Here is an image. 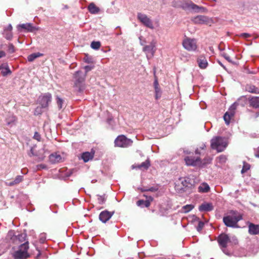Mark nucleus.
<instances>
[{
	"label": "nucleus",
	"instance_id": "f257e3e1",
	"mask_svg": "<svg viewBox=\"0 0 259 259\" xmlns=\"http://www.w3.org/2000/svg\"><path fill=\"white\" fill-rule=\"evenodd\" d=\"M85 74H83L80 70L76 71L73 74V78L74 79L73 88L77 93H81L85 89Z\"/></svg>",
	"mask_w": 259,
	"mask_h": 259
},
{
	"label": "nucleus",
	"instance_id": "f03ea898",
	"mask_svg": "<svg viewBox=\"0 0 259 259\" xmlns=\"http://www.w3.org/2000/svg\"><path fill=\"white\" fill-rule=\"evenodd\" d=\"M232 213L233 216L224 217L223 222L227 227L233 228H239L238 222L243 219L242 215L237 211H232Z\"/></svg>",
	"mask_w": 259,
	"mask_h": 259
},
{
	"label": "nucleus",
	"instance_id": "7ed1b4c3",
	"mask_svg": "<svg viewBox=\"0 0 259 259\" xmlns=\"http://www.w3.org/2000/svg\"><path fill=\"white\" fill-rule=\"evenodd\" d=\"M211 148L218 152L223 151L227 147L228 143L225 138L218 136L212 138L210 141Z\"/></svg>",
	"mask_w": 259,
	"mask_h": 259
},
{
	"label": "nucleus",
	"instance_id": "20e7f679",
	"mask_svg": "<svg viewBox=\"0 0 259 259\" xmlns=\"http://www.w3.org/2000/svg\"><path fill=\"white\" fill-rule=\"evenodd\" d=\"M195 183L194 179L190 178V177H187L181 181L182 187L176 185L175 189L179 193H181L187 191L189 192V190L194 186Z\"/></svg>",
	"mask_w": 259,
	"mask_h": 259
},
{
	"label": "nucleus",
	"instance_id": "39448f33",
	"mask_svg": "<svg viewBox=\"0 0 259 259\" xmlns=\"http://www.w3.org/2000/svg\"><path fill=\"white\" fill-rule=\"evenodd\" d=\"M28 241H27L20 245L19 249L13 253V257L14 259L27 258L29 256V255L28 253Z\"/></svg>",
	"mask_w": 259,
	"mask_h": 259
},
{
	"label": "nucleus",
	"instance_id": "423d86ee",
	"mask_svg": "<svg viewBox=\"0 0 259 259\" xmlns=\"http://www.w3.org/2000/svg\"><path fill=\"white\" fill-rule=\"evenodd\" d=\"M133 141L127 138L124 135H121L118 136L114 141V144L115 146L127 148L132 145Z\"/></svg>",
	"mask_w": 259,
	"mask_h": 259
},
{
	"label": "nucleus",
	"instance_id": "0eeeda50",
	"mask_svg": "<svg viewBox=\"0 0 259 259\" xmlns=\"http://www.w3.org/2000/svg\"><path fill=\"white\" fill-rule=\"evenodd\" d=\"M18 31L23 32H35L39 30L40 28L37 26H34L32 23H27L24 24H20L17 26Z\"/></svg>",
	"mask_w": 259,
	"mask_h": 259
},
{
	"label": "nucleus",
	"instance_id": "6e6552de",
	"mask_svg": "<svg viewBox=\"0 0 259 259\" xmlns=\"http://www.w3.org/2000/svg\"><path fill=\"white\" fill-rule=\"evenodd\" d=\"M156 42L152 40L148 45L145 46L143 48V51L146 54L147 58L149 60L154 55L156 49Z\"/></svg>",
	"mask_w": 259,
	"mask_h": 259
},
{
	"label": "nucleus",
	"instance_id": "1a4fd4ad",
	"mask_svg": "<svg viewBox=\"0 0 259 259\" xmlns=\"http://www.w3.org/2000/svg\"><path fill=\"white\" fill-rule=\"evenodd\" d=\"M183 47L188 51H195L197 48L195 39L186 38L183 41Z\"/></svg>",
	"mask_w": 259,
	"mask_h": 259
},
{
	"label": "nucleus",
	"instance_id": "9d476101",
	"mask_svg": "<svg viewBox=\"0 0 259 259\" xmlns=\"http://www.w3.org/2000/svg\"><path fill=\"white\" fill-rule=\"evenodd\" d=\"M192 21L197 24H206L210 25L213 22L211 18L203 15L197 16L192 19Z\"/></svg>",
	"mask_w": 259,
	"mask_h": 259
},
{
	"label": "nucleus",
	"instance_id": "9b49d317",
	"mask_svg": "<svg viewBox=\"0 0 259 259\" xmlns=\"http://www.w3.org/2000/svg\"><path fill=\"white\" fill-rule=\"evenodd\" d=\"M52 101V95L49 93H47L40 96L38 98V102L39 105L44 108H47L49 103Z\"/></svg>",
	"mask_w": 259,
	"mask_h": 259
},
{
	"label": "nucleus",
	"instance_id": "f8f14e48",
	"mask_svg": "<svg viewBox=\"0 0 259 259\" xmlns=\"http://www.w3.org/2000/svg\"><path fill=\"white\" fill-rule=\"evenodd\" d=\"M9 235L12 236L11 241L15 244H19L24 242L27 237L26 233H20L18 235H14L13 232H9Z\"/></svg>",
	"mask_w": 259,
	"mask_h": 259
},
{
	"label": "nucleus",
	"instance_id": "ddd939ff",
	"mask_svg": "<svg viewBox=\"0 0 259 259\" xmlns=\"http://www.w3.org/2000/svg\"><path fill=\"white\" fill-rule=\"evenodd\" d=\"M138 19L145 26L153 29V25L152 21L144 14L139 13L137 15Z\"/></svg>",
	"mask_w": 259,
	"mask_h": 259
},
{
	"label": "nucleus",
	"instance_id": "4468645a",
	"mask_svg": "<svg viewBox=\"0 0 259 259\" xmlns=\"http://www.w3.org/2000/svg\"><path fill=\"white\" fill-rule=\"evenodd\" d=\"M184 161L186 163V164L188 166H199L200 157H195L194 156H186L184 158Z\"/></svg>",
	"mask_w": 259,
	"mask_h": 259
},
{
	"label": "nucleus",
	"instance_id": "2eb2a0df",
	"mask_svg": "<svg viewBox=\"0 0 259 259\" xmlns=\"http://www.w3.org/2000/svg\"><path fill=\"white\" fill-rule=\"evenodd\" d=\"M177 6L182 8L184 10H192L193 3L191 1L179 0Z\"/></svg>",
	"mask_w": 259,
	"mask_h": 259
},
{
	"label": "nucleus",
	"instance_id": "dca6fc26",
	"mask_svg": "<svg viewBox=\"0 0 259 259\" xmlns=\"http://www.w3.org/2000/svg\"><path fill=\"white\" fill-rule=\"evenodd\" d=\"M114 211H109L107 210L102 211L99 214V220L103 223L107 222L113 215Z\"/></svg>",
	"mask_w": 259,
	"mask_h": 259
},
{
	"label": "nucleus",
	"instance_id": "f3484780",
	"mask_svg": "<svg viewBox=\"0 0 259 259\" xmlns=\"http://www.w3.org/2000/svg\"><path fill=\"white\" fill-rule=\"evenodd\" d=\"M229 241L230 238L227 234H221L218 237V243L220 246L222 248H226L227 243Z\"/></svg>",
	"mask_w": 259,
	"mask_h": 259
},
{
	"label": "nucleus",
	"instance_id": "a211bd4d",
	"mask_svg": "<svg viewBox=\"0 0 259 259\" xmlns=\"http://www.w3.org/2000/svg\"><path fill=\"white\" fill-rule=\"evenodd\" d=\"M214 208L212 204L210 202H203L198 208L200 212H208L212 211Z\"/></svg>",
	"mask_w": 259,
	"mask_h": 259
},
{
	"label": "nucleus",
	"instance_id": "6ab92c4d",
	"mask_svg": "<svg viewBox=\"0 0 259 259\" xmlns=\"http://www.w3.org/2000/svg\"><path fill=\"white\" fill-rule=\"evenodd\" d=\"M95 155V151L92 149L91 152H84L81 153L80 158L84 162H88L90 160L92 159Z\"/></svg>",
	"mask_w": 259,
	"mask_h": 259
},
{
	"label": "nucleus",
	"instance_id": "aec40b11",
	"mask_svg": "<svg viewBox=\"0 0 259 259\" xmlns=\"http://www.w3.org/2000/svg\"><path fill=\"white\" fill-rule=\"evenodd\" d=\"M6 124L8 126L12 127V126L16 124L17 121V117L12 113H9L6 118Z\"/></svg>",
	"mask_w": 259,
	"mask_h": 259
},
{
	"label": "nucleus",
	"instance_id": "412c9836",
	"mask_svg": "<svg viewBox=\"0 0 259 259\" xmlns=\"http://www.w3.org/2000/svg\"><path fill=\"white\" fill-rule=\"evenodd\" d=\"M249 106L254 108H259V97L250 96L248 99Z\"/></svg>",
	"mask_w": 259,
	"mask_h": 259
},
{
	"label": "nucleus",
	"instance_id": "4be33fe9",
	"mask_svg": "<svg viewBox=\"0 0 259 259\" xmlns=\"http://www.w3.org/2000/svg\"><path fill=\"white\" fill-rule=\"evenodd\" d=\"M248 233L250 235L259 234V225L249 223L248 225Z\"/></svg>",
	"mask_w": 259,
	"mask_h": 259
},
{
	"label": "nucleus",
	"instance_id": "5701e85b",
	"mask_svg": "<svg viewBox=\"0 0 259 259\" xmlns=\"http://www.w3.org/2000/svg\"><path fill=\"white\" fill-rule=\"evenodd\" d=\"M150 166V161L149 159H147L146 161L144 162H143L140 164H138L137 165H133L132 166L133 168H139V169H142L143 168L144 170H147Z\"/></svg>",
	"mask_w": 259,
	"mask_h": 259
},
{
	"label": "nucleus",
	"instance_id": "b1692460",
	"mask_svg": "<svg viewBox=\"0 0 259 259\" xmlns=\"http://www.w3.org/2000/svg\"><path fill=\"white\" fill-rule=\"evenodd\" d=\"M246 91L252 94H259V88L251 84H247L245 85Z\"/></svg>",
	"mask_w": 259,
	"mask_h": 259
},
{
	"label": "nucleus",
	"instance_id": "393cba45",
	"mask_svg": "<svg viewBox=\"0 0 259 259\" xmlns=\"http://www.w3.org/2000/svg\"><path fill=\"white\" fill-rule=\"evenodd\" d=\"M197 63L199 67L201 69L206 68L208 65L207 60L203 56H200L197 59Z\"/></svg>",
	"mask_w": 259,
	"mask_h": 259
},
{
	"label": "nucleus",
	"instance_id": "a878e982",
	"mask_svg": "<svg viewBox=\"0 0 259 259\" xmlns=\"http://www.w3.org/2000/svg\"><path fill=\"white\" fill-rule=\"evenodd\" d=\"M89 12L92 14H97L100 11V8L97 7L94 3H91L88 7Z\"/></svg>",
	"mask_w": 259,
	"mask_h": 259
},
{
	"label": "nucleus",
	"instance_id": "bb28decb",
	"mask_svg": "<svg viewBox=\"0 0 259 259\" xmlns=\"http://www.w3.org/2000/svg\"><path fill=\"white\" fill-rule=\"evenodd\" d=\"M198 190L200 193H207L210 191V187L207 183H203L198 187Z\"/></svg>",
	"mask_w": 259,
	"mask_h": 259
},
{
	"label": "nucleus",
	"instance_id": "cd10ccee",
	"mask_svg": "<svg viewBox=\"0 0 259 259\" xmlns=\"http://www.w3.org/2000/svg\"><path fill=\"white\" fill-rule=\"evenodd\" d=\"M192 11L195 13L205 12L207 11V9L205 7L199 6L193 3L192 5Z\"/></svg>",
	"mask_w": 259,
	"mask_h": 259
},
{
	"label": "nucleus",
	"instance_id": "c85d7f7f",
	"mask_svg": "<svg viewBox=\"0 0 259 259\" xmlns=\"http://www.w3.org/2000/svg\"><path fill=\"white\" fill-rule=\"evenodd\" d=\"M56 103L59 110L65 107V101L58 96L56 97Z\"/></svg>",
	"mask_w": 259,
	"mask_h": 259
},
{
	"label": "nucleus",
	"instance_id": "c756f323",
	"mask_svg": "<svg viewBox=\"0 0 259 259\" xmlns=\"http://www.w3.org/2000/svg\"><path fill=\"white\" fill-rule=\"evenodd\" d=\"M42 55H43V54L41 53H32V54L29 55L27 57V60H28V61L31 62L33 61L37 58L41 57Z\"/></svg>",
	"mask_w": 259,
	"mask_h": 259
},
{
	"label": "nucleus",
	"instance_id": "7c9ffc66",
	"mask_svg": "<svg viewBox=\"0 0 259 259\" xmlns=\"http://www.w3.org/2000/svg\"><path fill=\"white\" fill-rule=\"evenodd\" d=\"M137 205L141 207H148L150 205L149 200H139L137 202Z\"/></svg>",
	"mask_w": 259,
	"mask_h": 259
},
{
	"label": "nucleus",
	"instance_id": "2f4dec72",
	"mask_svg": "<svg viewBox=\"0 0 259 259\" xmlns=\"http://www.w3.org/2000/svg\"><path fill=\"white\" fill-rule=\"evenodd\" d=\"M211 159L209 158H204L201 160L200 158V162H199V166L201 167H204L206 165L210 163Z\"/></svg>",
	"mask_w": 259,
	"mask_h": 259
},
{
	"label": "nucleus",
	"instance_id": "473e14b6",
	"mask_svg": "<svg viewBox=\"0 0 259 259\" xmlns=\"http://www.w3.org/2000/svg\"><path fill=\"white\" fill-rule=\"evenodd\" d=\"M3 34L7 40H11L13 38V33L12 31L4 30Z\"/></svg>",
	"mask_w": 259,
	"mask_h": 259
},
{
	"label": "nucleus",
	"instance_id": "72a5a7b5",
	"mask_svg": "<svg viewBox=\"0 0 259 259\" xmlns=\"http://www.w3.org/2000/svg\"><path fill=\"white\" fill-rule=\"evenodd\" d=\"M233 116H234V115H231V113L229 112H226L225 113L223 118L226 124L228 125L230 123L231 118Z\"/></svg>",
	"mask_w": 259,
	"mask_h": 259
},
{
	"label": "nucleus",
	"instance_id": "f704fd0d",
	"mask_svg": "<svg viewBox=\"0 0 259 259\" xmlns=\"http://www.w3.org/2000/svg\"><path fill=\"white\" fill-rule=\"evenodd\" d=\"M194 207V206L192 204H187L182 207V211L184 213H188Z\"/></svg>",
	"mask_w": 259,
	"mask_h": 259
},
{
	"label": "nucleus",
	"instance_id": "c9c22d12",
	"mask_svg": "<svg viewBox=\"0 0 259 259\" xmlns=\"http://www.w3.org/2000/svg\"><path fill=\"white\" fill-rule=\"evenodd\" d=\"M97 196L98 197L99 204L102 205L105 203L107 199L106 194H103V195H97Z\"/></svg>",
	"mask_w": 259,
	"mask_h": 259
},
{
	"label": "nucleus",
	"instance_id": "e433bc0d",
	"mask_svg": "<svg viewBox=\"0 0 259 259\" xmlns=\"http://www.w3.org/2000/svg\"><path fill=\"white\" fill-rule=\"evenodd\" d=\"M238 102H234L232 105L230 107L229 109V112L231 113V115H234L235 111L237 108V106L238 105Z\"/></svg>",
	"mask_w": 259,
	"mask_h": 259
},
{
	"label": "nucleus",
	"instance_id": "4c0bfd02",
	"mask_svg": "<svg viewBox=\"0 0 259 259\" xmlns=\"http://www.w3.org/2000/svg\"><path fill=\"white\" fill-rule=\"evenodd\" d=\"M91 47L93 49L97 50L101 47V42L99 41H93L91 42Z\"/></svg>",
	"mask_w": 259,
	"mask_h": 259
},
{
	"label": "nucleus",
	"instance_id": "58836bf2",
	"mask_svg": "<svg viewBox=\"0 0 259 259\" xmlns=\"http://www.w3.org/2000/svg\"><path fill=\"white\" fill-rule=\"evenodd\" d=\"M243 167L241 171L242 174L246 172L250 168V165L249 163H247L246 162L243 161Z\"/></svg>",
	"mask_w": 259,
	"mask_h": 259
},
{
	"label": "nucleus",
	"instance_id": "ea45409f",
	"mask_svg": "<svg viewBox=\"0 0 259 259\" xmlns=\"http://www.w3.org/2000/svg\"><path fill=\"white\" fill-rule=\"evenodd\" d=\"M12 73L9 67H5L4 69L2 70L1 73L3 76H6L8 74H11Z\"/></svg>",
	"mask_w": 259,
	"mask_h": 259
},
{
	"label": "nucleus",
	"instance_id": "a19ab883",
	"mask_svg": "<svg viewBox=\"0 0 259 259\" xmlns=\"http://www.w3.org/2000/svg\"><path fill=\"white\" fill-rule=\"evenodd\" d=\"M155 93V98L156 100L159 99L161 96V91L159 87L154 89Z\"/></svg>",
	"mask_w": 259,
	"mask_h": 259
},
{
	"label": "nucleus",
	"instance_id": "79ce46f5",
	"mask_svg": "<svg viewBox=\"0 0 259 259\" xmlns=\"http://www.w3.org/2000/svg\"><path fill=\"white\" fill-rule=\"evenodd\" d=\"M42 108H43L41 106L37 107L34 110V114L35 115H39L41 114V113H42Z\"/></svg>",
	"mask_w": 259,
	"mask_h": 259
},
{
	"label": "nucleus",
	"instance_id": "37998d69",
	"mask_svg": "<svg viewBox=\"0 0 259 259\" xmlns=\"http://www.w3.org/2000/svg\"><path fill=\"white\" fill-rule=\"evenodd\" d=\"M179 155H183L184 154H190L191 153V152L189 151L188 149H180L179 150Z\"/></svg>",
	"mask_w": 259,
	"mask_h": 259
},
{
	"label": "nucleus",
	"instance_id": "c03bdc74",
	"mask_svg": "<svg viewBox=\"0 0 259 259\" xmlns=\"http://www.w3.org/2000/svg\"><path fill=\"white\" fill-rule=\"evenodd\" d=\"M219 162L221 163H224L226 162L227 157L224 155H221L218 157Z\"/></svg>",
	"mask_w": 259,
	"mask_h": 259
},
{
	"label": "nucleus",
	"instance_id": "a18cd8bd",
	"mask_svg": "<svg viewBox=\"0 0 259 259\" xmlns=\"http://www.w3.org/2000/svg\"><path fill=\"white\" fill-rule=\"evenodd\" d=\"M95 66L94 65H87L84 67V69L85 70V73L84 74H85V76L87 75V74L88 72L90 71L92 69L94 68Z\"/></svg>",
	"mask_w": 259,
	"mask_h": 259
},
{
	"label": "nucleus",
	"instance_id": "49530a36",
	"mask_svg": "<svg viewBox=\"0 0 259 259\" xmlns=\"http://www.w3.org/2000/svg\"><path fill=\"white\" fill-rule=\"evenodd\" d=\"M23 179V177L22 176H17L14 180V183H16V184H19L21 181H22Z\"/></svg>",
	"mask_w": 259,
	"mask_h": 259
},
{
	"label": "nucleus",
	"instance_id": "de8ad7c7",
	"mask_svg": "<svg viewBox=\"0 0 259 259\" xmlns=\"http://www.w3.org/2000/svg\"><path fill=\"white\" fill-rule=\"evenodd\" d=\"M51 158H55V160L56 162H59L61 159V157L60 155L52 154L51 155Z\"/></svg>",
	"mask_w": 259,
	"mask_h": 259
},
{
	"label": "nucleus",
	"instance_id": "09e8293b",
	"mask_svg": "<svg viewBox=\"0 0 259 259\" xmlns=\"http://www.w3.org/2000/svg\"><path fill=\"white\" fill-rule=\"evenodd\" d=\"M204 223L202 221H199V223H198V226L197 227V230L198 231H200L203 227H204Z\"/></svg>",
	"mask_w": 259,
	"mask_h": 259
},
{
	"label": "nucleus",
	"instance_id": "8fccbe9b",
	"mask_svg": "<svg viewBox=\"0 0 259 259\" xmlns=\"http://www.w3.org/2000/svg\"><path fill=\"white\" fill-rule=\"evenodd\" d=\"M8 51L10 53H13L15 52L14 46L12 44H10L8 46Z\"/></svg>",
	"mask_w": 259,
	"mask_h": 259
},
{
	"label": "nucleus",
	"instance_id": "3c124183",
	"mask_svg": "<svg viewBox=\"0 0 259 259\" xmlns=\"http://www.w3.org/2000/svg\"><path fill=\"white\" fill-rule=\"evenodd\" d=\"M46 234L44 233L41 234L40 235V238H39V242L40 243H44L46 240Z\"/></svg>",
	"mask_w": 259,
	"mask_h": 259
},
{
	"label": "nucleus",
	"instance_id": "603ef678",
	"mask_svg": "<svg viewBox=\"0 0 259 259\" xmlns=\"http://www.w3.org/2000/svg\"><path fill=\"white\" fill-rule=\"evenodd\" d=\"M221 55L225 58L229 62L232 63V61L230 59V57L225 53H223Z\"/></svg>",
	"mask_w": 259,
	"mask_h": 259
},
{
	"label": "nucleus",
	"instance_id": "864d4df0",
	"mask_svg": "<svg viewBox=\"0 0 259 259\" xmlns=\"http://www.w3.org/2000/svg\"><path fill=\"white\" fill-rule=\"evenodd\" d=\"M83 60L87 63H91L93 62L92 58L87 55L83 58Z\"/></svg>",
	"mask_w": 259,
	"mask_h": 259
},
{
	"label": "nucleus",
	"instance_id": "5fc2aeb1",
	"mask_svg": "<svg viewBox=\"0 0 259 259\" xmlns=\"http://www.w3.org/2000/svg\"><path fill=\"white\" fill-rule=\"evenodd\" d=\"M158 190V187L157 186H153L151 187L148 188V191H150L152 192H156Z\"/></svg>",
	"mask_w": 259,
	"mask_h": 259
},
{
	"label": "nucleus",
	"instance_id": "6e6d98bb",
	"mask_svg": "<svg viewBox=\"0 0 259 259\" xmlns=\"http://www.w3.org/2000/svg\"><path fill=\"white\" fill-rule=\"evenodd\" d=\"M239 36L244 38H247L251 36V34L248 33H242L239 34Z\"/></svg>",
	"mask_w": 259,
	"mask_h": 259
},
{
	"label": "nucleus",
	"instance_id": "4d7b16f0",
	"mask_svg": "<svg viewBox=\"0 0 259 259\" xmlns=\"http://www.w3.org/2000/svg\"><path fill=\"white\" fill-rule=\"evenodd\" d=\"M33 138L34 139L37 140L38 141H40V139H41L40 135H39V134L38 133L36 132L34 133Z\"/></svg>",
	"mask_w": 259,
	"mask_h": 259
},
{
	"label": "nucleus",
	"instance_id": "13d9d810",
	"mask_svg": "<svg viewBox=\"0 0 259 259\" xmlns=\"http://www.w3.org/2000/svg\"><path fill=\"white\" fill-rule=\"evenodd\" d=\"M153 85L154 89L158 88L159 87V84L158 82V80L157 78H155L153 83Z\"/></svg>",
	"mask_w": 259,
	"mask_h": 259
},
{
	"label": "nucleus",
	"instance_id": "bf43d9fd",
	"mask_svg": "<svg viewBox=\"0 0 259 259\" xmlns=\"http://www.w3.org/2000/svg\"><path fill=\"white\" fill-rule=\"evenodd\" d=\"M9 67L8 63H3L0 65V70L4 69L5 67Z\"/></svg>",
	"mask_w": 259,
	"mask_h": 259
},
{
	"label": "nucleus",
	"instance_id": "052dcab7",
	"mask_svg": "<svg viewBox=\"0 0 259 259\" xmlns=\"http://www.w3.org/2000/svg\"><path fill=\"white\" fill-rule=\"evenodd\" d=\"M47 168V166L45 164H39L37 165V168L38 169H45Z\"/></svg>",
	"mask_w": 259,
	"mask_h": 259
},
{
	"label": "nucleus",
	"instance_id": "680f3d73",
	"mask_svg": "<svg viewBox=\"0 0 259 259\" xmlns=\"http://www.w3.org/2000/svg\"><path fill=\"white\" fill-rule=\"evenodd\" d=\"M13 29L12 26L11 24H9L7 27H5L4 30L12 31Z\"/></svg>",
	"mask_w": 259,
	"mask_h": 259
},
{
	"label": "nucleus",
	"instance_id": "e2e57ef3",
	"mask_svg": "<svg viewBox=\"0 0 259 259\" xmlns=\"http://www.w3.org/2000/svg\"><path fill=\"white\" fill-rule=\"evenodd\" d=\"M241 100H244L245 101L247 100V97L246 96H242L240 97L238 99V101L239 102Z\"/></svg>",
	"mask_w": 259,
	"mask_h": 259
},
{
	"label": "nucleus",
	"instance_id": "0e129e2a",
	"mask_svg": "<svg viewBox=\"0 0 259 259\" xmlns=\"http://www.w3.org/2000/svg\"><path fill=\"white\" fill-rule=\"evenodd\" d=\"M6 54L4 51H0V58L6 56Z\"/></svg>",
	"mask_w": 259,
	"mask_h": 259
},
{
	"label": "nucleus",
	"instance_id": "69168bd1",
	"mask_svg": "<svg viewBox=\"0 0 259 259\" xmlns=\"http://www.w3.org/2000/svg\"><path fill=\"white\" fill-rule=\"evenodd\" d=\"M29 156H32V155H34L33 153V148L32 147L31 148L30 153L28 154Z\"/></svg>",
	"mask_w": 259,
	"mask_h": 259
},
{
	"label": "nucleus",
	"instance_id": "338daca9",
	"mask_svg": "<svg viewBox=\"0 0 259 259\" xmlns=\"http://www.w3.org/2000/svg\"><path fill=\"white\" fill-rule=\"evenodd\" d=\"M140 190L143 192L148 191V188L143 187V188H140Z\"/></svg>",
	"mask_w": 259,
	"mask_h": 259
},
{
	"label": "nucleus",
	"instance_id": "774afa93",
	"mask_svg": "<svg viewBox=\"0 0 259 259\" xmlns=\"http://www.w3.org/2000/svg\"><path fill=\"white\" fill-rule=\"evenodd\" d=\"M255 155L256 157H259V147L257 148Z\"/></svg>",
	"mask_w": 259,
	"mask_h": 259
}]
</instances>
